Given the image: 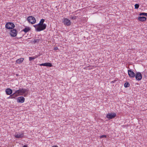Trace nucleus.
<instances>
[{"mask_svg": "<svg viewBox=\"0 0 147 147\" xmlns=\"http://www.w3.org/2000/svg\"><path fill=\"white\" fill-rule=\"evenodd\" d=\"M5 92L6 94L8 95H11L12 93V90L9 88L6 89Z\"/></svg>", "mask_w": 147, "mask_h": 147, "instance_id": "11", "label": "nucleus"}, {"mask_svg": "<svg viewBox=\"0 0 147 147\" xmlns=\"http://www.w3.org/2000/svg\"><path fill=\"white\" fill-rule=\"evenodd\" d=\"M40 40V39H35L33 41V42L34 44H35L36 43H38V42Z\"/></svg>", "mask_w": 147, "mask_h": 147, "instance_id": "22", "label": "nucleus"}, {"mask_svg": "<svg viewBox=\"0 0 147 147\" xmlns=\"http://www.w3.org/2000/svg\"><path fill=\"white\" fill-rule=\"evenodd\" d=\"M10 34L12 37H15L17 35V31L16 29H13L10 30Z\"/></svg>", "mask_w": 147, "mask_h": 147, "instance_id": "8", "label": "nucleus"}, {"mask_svg": "<svg viewBox=\"0 0 147 147\" xmlns=\"http://www.w3.org/2000/svg\"><path fill=\"white\" fill-rule=\"evenodd\" d=\"M27 20L31 24H35L36 22V20L34 17L32 16H29L27 18Z\"/></svg>", "mask_w": 147, "mask_h": 147, "instance_id": "5", "label": "nucleus"}, {"mask_svg": "<svg viewBox=\"0 0 147 147\" xmlns=\"http://www.w3.org/2000/svg\"><path fill=\"white\" fill-rule=\"evenodd\" d=\"M52 147H58V146H53Z\"/></svg>", "mask_w": 147, "mask_h": 147, "instance_id": "30", "label": "nucleus"}, {"mask_svg": "<svg viewBox=\"0 0 147 147\" xmlns=\"http://www.w3.org/2000/svg\"><path fill=\"white\" fill-rule=\"evenodd\" d=\"M64 25L67 26H69L71 24L70 21L67 18H64L63 21Z\"/></svg>", "mask_w": 147, "mask_h": 147, "instance_id": "6", "label": "nucleus"}, {"mask_svg": "<svg viewBox=\"0 0 147 147\" xmlns=\"http://www.w3.org/2000/svg\"><path fill=\"white\" fill-rule=\"evenodd\" d=\"M45 21V20L44 19H42L40 21L39 23L38 24H44V22Z\"/></svg>", "mask_w": 147, "mask_h": 147, "instance_id": "20", "label": "nucleus"}, {"mask_svg": "<svg viewBox=\"0 0 147 147\" xmlns=\"http://www.w3.org/2000/svg\"><path fill=\"white\" fill-rule=\"evenodd\" d=\"M25 101V98L23 96H20L18 97L17 99V101L18 103H23Z\"/></svg>", "mask_w": 147, "mask_h": 147, "instance_id": "9", "label": "nucleus"}, {"mask_svg": "<svg viewBox=\"0 0 147 147\" xmlns=\"http://www.w3.org/2000/svg\"><path fill=\"white\" fill-rule=\"evenodd\" d=\"M38 57V56L37 55H35L33 57H29V60L30 61H31L32 60H34L35 59L37 58Z\"/></svg>", "mask_w": 147, "mask_h": 147, "instance_id": "18", "label": "nucleus"}, {"mask_svg": "<svg viewBox=\"0 0 147 147\" xmlns=\"http://www.w3.org/2000/svg\"><path fill=\"white\" fill-rule=\"evenodd\" d=\"M38 27L36 28V31L37 32H40L44 30L47 27V25L45 24H38Z\"/></svg>", "mask_w": 147, "mask_h": 147, "instance_id": "1", "label": "nucleus"}, {"mask_svg": "<svg viewBox=\"0 0 147 147\" xmlns=\"http://www.w3.org/2000/svg\"><path fill=\"white\" fill-rule=\"evenodd\" d=\"M5 28L7 29H11L15 27V25L12 22H8L5 24Z\"/></svg>", "mask_w": 147, "mask_h": 147, "instance_id": "3", "label": "nucleus"}, {"mask_svg": "<svg viewBox=\"0 0 147 147\" xmlns=\"http://www.w3.org/2000/svg\"><path fill=\"white\" fill-rule=\"evenodd\" d=\"M106 136L105 135H102L100 136V138H106Z\"/></svg>", "mask_w": 147, "mask_h": 147, "instance_id": "25", "label": "nucleus"}, {"mask_svg": "<svg viewBox=\"0 0 147 147\" xmlns=\"http://www.w3.org/2000/svg\"><path fill=\"white\" fill-rule=\"evenodd\" d=\"M23 147H27V146L26 145H24V146H23Z\"/></svg>", "mask_w": 147, "mask_h": 147, "instance_id": "29", "label": "nucleus"}, {"mask_svg": "<svg viewBox=\"0 0 147 147\" xmlns=\"http://www.w3.org/2000/svg\"><path fill=\"white\" fill-rule=\"evenodd\" d=\"M24 60V58H21L17 59L16 61V62L18 64H20L22 63Z\"/></svg>", "mask_w": 147, "mask_h": 147, "instance_id": "16", "label": "nucleus"}, {"mask_svg": "<svg viewBox=\"0 0 147 147\" xmlns=\"http://www.w3.org/2000/svg\"><path fill=\"white\" fill-rule=\"evenodd\" d=\"M139 15L140 16H147V13H146L144 12L140 13L139 14Z\"/></svg>", "mask_w": 147, "mask_h": 147, "instance_id": "21", "label": "nucleus"}, {"mask_svg": "<svg viewBox=\"0 0 147 147\" xmlns=\"http://www.w3.org/2000/svg\"><path fill=\"white\" fill-rule=\"evenodd\" d=\"M58 48L57 47H55L54 48V50H55V51H56V50H58Z\"/></svg>", "mask_w": 147, "mask_h": 147, "instance_id": "27", "label": "nucleus"}, {"mask_svg": "<svg viewBox=\"0 0 147 147\" xmlns=\"http://www.w3.org/2000/svg\"><path fill=\"white\" fill-rule=\"evenodd\" d=\"M24 136V134L23 133H19L15 135V137L16 138H22Z\"/></svg>", "mask_w": 147, "mask_h": 147, "instance_id": "12", "label": "nucleus"}, {"mask_svg": "<svg viewBox=\"0 0 147 147\" xmlns=\"http://www.w3.org/2000/svg\"><path fill=\"white\" fill-rule=\"evenodd\" d=\"M116 116L115 113H109L106 115V117L109 120L114 118Z\"/></svg>", "mask_w": 147, "mask_h": 147, "instance_id": "4", "label": "nucleus"}, {"mask_svg": "<svg viewBox=\"0 0 147 147\" xmlns=\"http://www.w3.org/2000/svg\"><path fill=\"white\" fill-rule=\"evenodd\" d=\"M138 19L140 21L144 22L146 20V18L145 17H139Z\"/></svg>", "mask_w": 147, "mask_h": 147, "instance_id": "15", "label": "nucleus"}, {"mask_svg": "<svg viewBox=\"0 0 147 147\" xmlns=\"http://www.w3.org/2000/svg\"><path fill=\"white\" fill-rule=\"evenodd\" d=\"M135 77L136 79L138 81L140 80L142 78V75L140 72H137L135 74Z\"/></svg>", "mask_w": 147, "mask_h": 147, "instance_id": "7", "label": "nucleus"}, {"mask_svg": "<svg viewBox=\"0 0 147 147\" xmlns=\"http://www.w3.org/2000/svg\"><path fill=\"white\" fill-rule=\"evenodd\" d=\"M128 74L130 78H134L135 76V74L131 70H128Z\"/></svg>", "mask_w": 147, "mask_h": 147, "instance_id": "10", "label": "nucleus"}, {"mask_svg": "<svg viewBox=\"0 0 147 147\" xmlns=\"http://www.w3.org/2000/svg\"><path fill=\"white\" fill-rule=\"evenodd\" d=\"M139 7V5L138 4H136L135 5V8L138 9Z\"/></svg>", "mask_w": 147, "mask_h": 147, "instance_id": "23", "label": "nucleus"}, {"mask_svg": "<svg viewBox=\"0 0 147 147\" xmlns=\"http://www.w3.org/2000/svg\"><path fill=\"white\" fill-rule=\"evenodd\" d=\"M40 66H43L49 67H51L52 66V64L50 63H43L40 64Z\"/></svg>", "mask_w": 147, "mask_h": 147, "instance_id": "13", "label": "nucleus"}, {"mask_svg": "<svg viewBox=\"0 0 147 147\" xmlns=\"http://www.w3.org/2000/svg\"><path fill=\"white\" fill-rule=\"evenodd\" d=\"M115 80L111 82V83H112V84L114 83H115Z\"/></svg>", "mask_w": 147, "mask_h": 147, "instance_id": "28", "label": "nucleus"}, {"mask_svg": "<svg viewBox=\"0 0 147 147\" xmlns=\"http://www.w3.org/2000/svg\"><path fill=\"white\" fill-rule=\"evenodd\" d=\"M27 91V90L25 89H20L19 90H16L15 93L17 94L18 96L22 95L23 94L25 93Z\"/></svg>", "mask_w": 147, "mask_h": 147, "instance_id": "2", "label": "nucleus"}, {"mask_svg": "<svg viewBox=\"0 0 147 147\" xmlns=\"http://www.w3.org/2000/svg\"><path fill=\"white\" fill-rule=\"evenodd\" d=\"M30 30V28L29 27H26L24 29H23L22 31L26 33Z\"/></svg>", "mask_w": 147, "mask_h": 147, "instance_id": "17", "label": "nucleus"}, {"mask_svg": "<svg viewBox=\"0 0 147 147\" xmlns=\"http://www.w3.org/2000/svg\"><path fill=\"white\" fill-rule=\"evenodd\" d=\"M33 26L35 28L36 30V28L38 27V24L35 25Z\"/></svg>", "mask_w": 147, "mask_h": 147, "instance_id": "26", "label": "nucleus"}, {"mask_svg": "<svg viewBox=\"0 0 147 147\" xmlns=\"http://www.w3.org/2000/svg\"><path fill=\"white\" fill-rule=\"evenodd\" d=\"M72 20H75L76 18V17L75 16H71L70 18Z\"/></svg>", "mask_w": 147, "mask_h": 147, "instance_id": "24", "label": "nucleus"}, {"mask_svg": "<svg viewBox=\"0 0 147 147\" xmlns=\"http://www.w3.org/2000/svg\"><path fill=\"white\" fill-rule=\"evenodd\" d=\"M18 95L17 94L15 93V92L13 94H12L9 97L7 98V99L9 98H14L16 96H18Z\"/></svg>", "mask_w": 147, "mask_h": 147, "instance_id": "14", "label": "nucleus"}, {"mask_svg": "<svg viewBox=\"0 0 147 147\" xmlns=\"http://www.w3.org/2000/svg\"><path fill=\"white\" fill-rule=\"evenodd\" d=\"M130 86V84L127 82H125L124 84V86L125 88H127Z\"/></svg>", "mask_w": 147, "mask_h": 147, "instance_id": "19", "label": "nucleus"}]
</instances>
